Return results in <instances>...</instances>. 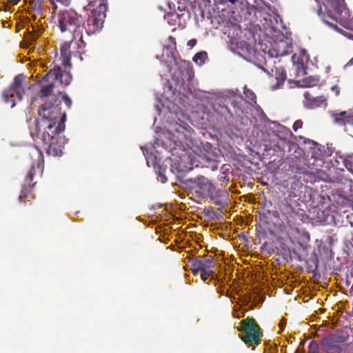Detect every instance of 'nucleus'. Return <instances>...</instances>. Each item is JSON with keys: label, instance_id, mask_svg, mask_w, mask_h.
Listing matches in <instances>:
<instances>
[{"label": "nucleus", "instance_id": "nucleus-14", "mask_svg": "<svg viewBox=\"0 0 353 353\" xmlns=\"http://www.w3.org/2000/svg\"><path fill=\"white\" fill-rule=\"evenodd\" d=\"M285 78L286 74L284 70L282 68H276L275 79L277 81V86L276 88H273V89L279 88L280 85L283 83Z\"/></svg>", "mask_w": 353, "mask_h": 353}, {"label": "nucleus", "instance_id": "nucleus-38", "mask_svg": "<svg viewBox=\"0 0 353 353\" xmlns=\"http://www.w3.org/2000/svg\"><path fill=\"white\" fill-rule=\"evenodd\" d=\"M230 1L231 2H233V3L235 1V0H230Z\"/></svg>", "mask_w": 353, "mask_h": 353}, {"label": "nucleus", "instance_id": "nucleus-31", "mask_svg": "<svg viewBox=\"0 0 353 353\" xmlns=\"http://www.w3.org/2000/svg\"><path fill=\"white\" fill-rule=\"evenodd\" d=\"M323 21L327 23V25L334 28L336 29L337 31H339V30L337 28V27L335 25L332 24L330 22L327 21L325 19H323Z\"/></svg>", "mask_w": 353, "mask_h": 353}, {"label": "nucleus", "instance_id": "nucleus-10", "mask_svg": "<svg viewBox=\"0 0 353 353\" xmlns=\"http://www.w3.org/2000/svg\"><path fill=\"white\" fill-rule=\"evenodd\" d=\"M50 79L55 82L59 81L62 85H67L70 83L72 76L68 72H61L59 68H54L49 71V72L45 76L44 81H48Z\"/></svg>", "mask_w": 353, "mask_h": 353}, {"label": "nucleus", "instance_id": "nucleus-15", "mask_svg": "<svg viewBox=\"0 0 353 353\" xmlns=\"http://www.w3.org/2000/svg\"><path fill=\"white\" fill-rule=\"evenodd\" d=\"M319 79L313 77H308L305 78L302 81H299L300 86L302 87H313L319 83Z\"/></svg>", "mask_w": 353, "mask_h": 353}, {"label": "nucleus", "instance_id": "nucleus-8", "mask_svg": "<svg viewBox=\"0 0 353 353\" xmlns=\"http://www.w3.org/2000/svg\"><path fill=\"white\" fill-rule=\"evenodd\" d=\"M192 271L196 274L205 271L210 272V268L214 267V263L212 256L207 258H196L191 261Z\"/></svg>", "mask_w": 353, "mask_h": 353}, {"label": "nucleus", "instance_id": "nucleus-19", "mask_svg": "<svg viewBox=\"0 0 353 353\" xmlns=\"http://www.w3.org/2000/svg\"><path fill=\"white\" fill-rule=\"evenodd\" d=\"M48 82V83L47 85H43L42 86L41 94L43 97H47L50 94L55 83V81L52 79H50Z\"/></svg>", "mask_w": 353, "mask_h": 353}, {"label": "nucleus", "instance_id": "nucleus-13", "mask_svg": "<svg viewBox=\"0 0 353 353\" xmlns=\"http://www.w3.org/2000/svg\"><path fill=\"white\" fill-rule=\"evenodd\" d=\"M272 125H273V128H274V132L275 133H277L278 136L280 137V138H285V137L289 133V131L288 129H286L283 125L279 124V123H277L276 122H274L272 123Z\"/></svg>", "mask_w": 353, "mask_h": 353}, {"label": "nucleus", "instance_id": "nucleus-9", "mask_svg": "<svg viewBox=\"0 0 353 353\" xmlns=\"http://www.w3.org/2000/svg\"><path fill=\"white\" fill-rule=\"evenodd\" d=\"M330 115L334 123L339 125H353V110L347 111H331Z\"/></svg>", "mask_w": 353, "mask_h": 353}, {"label": "nucleus", "instance_id": "nucleus-26", "mask_svg": "<svg viewBox=\"0 0 353 353\" xmlns=\"http://www.w3.org/2000/svg\"><path fill=\"white\" fill-rule=\"evenodd\" d=\"M331 92L334 93V96H338L340 93V88L338 85H334L331 88Z\"/></svg>", "mask_w": 353, "mask_h": 353}, {"label": "nucleus", "instance_id": "nucleus-20", "mask_svg": "<svg viewBox=\"0 0 353 353\" xmlns=\"http://www.w3.org/2000/svg\"><path fill=\"white\" fill-rule=\"evenodd\" d=\"M244 94H245V100L248 103L255 102L256 96H255V94L252 90L245 88H244Z\"/></svg>", "mask_w": 353, "mask_h": 353}, {"label": "nucleus", "instance_id": "nucleus-12", "mask_svg": "<svg viewBox=\"0 0 353 353\" xmlns=\"http://www.w3.org/2000/svg\"><path fill=\"white\" fill-rule=\"evenodd\" d=\"M336 342L339 341L334 336L327 339L324 341L325 351L327 353H340L341 348L339 344L335 343Z\"/></svg>", "mask_w": 353, "mask_h": 353}, {"label": "nucleus", "instance_id": "nucleus-33", "mask_svg": "<svg viewBox=\"0 0 353 353\" xmlns=\"http://www.w3.org/2000/svg\"><path fill=\"white\" fill-rule=\"evenodd\" d=\"M100 3H99V6L101 7V10L103 9V10H105L106 7H105V5L104 4V1L103 0H100Z\"/></svg>", "mask_w": 353, "mask_h": 353}, {"label": "nucleus", "instance_id": "nucleus-4", "mask_svg": "<svg viewBox=\"0 0 353 353\" xmlns=\"http://www.w3.org/2000/svg\"><path fill=\"white\" fill-rule=\"evenodd\" d=\"M241 324L239 330L243 332L242 341L246 344L258 345L260 342L261 332L255 320L253 319H246L241 321Z\"/></svg>", "mask_w": 353, "mask_h": 353}, {"label": "nucleus", "instance_id": "nucleus-11", "mask_svg": "<svg viewBox=\"0 0 353 353\" xmlns=\"http://www.w3.org/2000/svg\"><path fill=\"white\" fill-rule=\"evenodd\" d=\"M304 97L305 99L303 102L304 105L308 108H314L320 106L326 101V99L324 97L311 98L310 94L307 92L304 94Z\"/></svg>", "mask_w": 353, "mask_h": 353}, {"label": "nucleus", "instance_id": "nucleus-24", "mask_svg": "<svg viewBox=\"0 0 353 353\" xmlns=\"http://www.w3.org/2000/svg\"><path fill=\"white\" fill-rule=\"evenodd\" d=\"M303 122L301 120H297L294 122L293 125V129L295 132H296L299 128L302 127Z\"/></svg>", "mask_w": 353, "mask_h": 353}, {"label": "nucleus", "instance_id": "nucleus-36", "mask_svg": "<svg viewBox=\"0 0 353 353\" xmlns=\"http://www.w3.org/2000/svg\"><path fill=\"white\" fill-rule=\"evenodd\" d=\"M347 65H353V58L350 60V61L347 63Z\"/></svg>", "mask_w": 353, "mask_h": 353}, {"label": "nucleus", "instance_id": "nucleus-2", "mask_svg": "<svg viewBox=\"0 0 353 353\" xmlns=\"http://www.w3.org/2000/svg\"><path fill=\"white\" fill-rule=\"evenodd\" d=\"M105 14H99L97 17L92 15L88 19L87 26L81 16H79L72 10L60 12L58 15V23L62 32L68 30L73 33L74 38L83 39V32L86 34L94 33L103 27Z\"/></svg>", "mask_w": 353, "mask_h": 353}, {"label": "nucleus", "instance_id": "nucleus-5", "mask_svg": "<svg viewBox=\"0 0 353 353\" xmlns=\"http://www.w3.org/2000/svg\"><path fill=\"white\" fill-rule=\"evenodd\" d=\"M321 0H316L319 2ZM328 16L336 22H342L349 17V12L344 0H324L323 1Z\"/></svg>", "mask_w": 353, "mask_h": 353}, {"label": "nucleus", "instance_id": "nucleus-23", "mask_svg": "<svg viewBox=\"0 0 353 353\" xmlns=\"http://www.w3.org/2000/svg\"><path fill=\"white\" fill-rule=\"evenodd\" d=\"M214 268H210V272L206 273L205 271L201 272V279L203 281L207 280L210 276H211L212 274H214Z\"/></svg>", "mask_w": 353, "mask_h": 353}, {"label": "nucleus", "instance_id": "nucleus-6", "mask_svg": "<svg viewBox=\"0 0 353 353\" xmlns=\"http://www.w3.org/2000/svg\"><path fill=\"white\" fill-rule=\"evenodd\" d=\"M194 190L196 194L202 198H212L216 195V189L213 184L203 176L198 179Z\"/></svg>", "mask_w": 353, "mask_h": 353}, {"label": "nucleus", "instance_id": "nucleus-30", "mask_svg": "<svg viewBox=\"0 0 353 353\" xmlns=\"http://www.w3.org/2000/svg\"><path fill=\"white\" fill-rule=\"evenodd\" d=\"M339 32L341 34H343L344 36H345V37H348V38H350L351 39H353V35H352V34H349V33H347V32H345L343 30H340Z\"/></svg>", "mask_w": 353, "mask_h": 353}, {"label": "nucleus", "instance_id": "nucleus-34", "mask_svg": "<svg viewBox=\"0 0 353 353\" xmlns=\"http://www.w3.org/2000/svg\"><path fill=\"white\" fill-rule=\"evenodd\" d=\"M279 46L280 47H285V42L281 41V42H280V43H279Z\"/></svg>", "mask_w": 353, "mask_h": 353}, {"label": "nucleus", "instance_id": "nucleus-3", "mask_svg": "<svg viewBox=\"0 0 353 353\" xmlns=\"http://www.w3.org/2000/svg\"><path fill=\"white\" fill-rule=\"evenodd\" d=\"M161 61L168 64L169 71L179 81L183 82L191 77L190 63L184 60L177 59L174 54V49L170 46H165L163 50Z\"/></svg>", "mask_w": 353, "mask_h": 353}, {"label": "nucleus", "instance_id": "nucleus-18", "mask_svg": "<svg viewBox=\"0 0 353 353\" xmlns=\"http://www.w3.org/2000/svg\"><path fill=\"white\" fill-rule=\"evenodd\" d=\"M208 58L207 52L202 51L196 53L193 57V61L199 65H203Z\"/></svg>", "mask_w": 353, "mask_h": 353}, {"label": "nucleus", "instance_id": "nucleus-35", "mask_svg": "<svg viewBox=\"0 0 353 353\" xmlns=\"http://www.w3.org/2000/svg\"><path fill=\"white\" fill-rule=\"evenodd\" d=\"M161 182L164 183L165 181V177L164 176H161Z\"/></svg>", "mask_w": 353, "mask_h": 353}, {"label": "nucleus", "instance_id": "nucleus-7", "mask_svg": "<svg viewBox=\"0 0 353 353\" xmlns=\"http://www.w3.org/2000/svg\"><path fill=\"white\" fill-rule=\"evenodd\" d=\"M21 85L20 77H17L14 79L13 84L2 94L4 101L7 103H10V107L13 108L15 105L14 97L15 96L21 99L22 97Z\"/></svg>", "mask_w": 353, "mask_h": 353}, {"label": "nucleus", "instance_id": "nucleus-22", "mask_svg": "<svg viewBox=\"0 0 353 353\" xmlns=\"http://www.w3.org/2000/svg\"><path fill=\"white\" fill-rule=\"evenodd\" d=\"M308 353H318V344L314 341H311L308 347Z\"/></svg>", "mask_w": 353, "mask_h": 353}, {"label": "nucleus", "instance_id": "nucleus-17", "mask_svg": "<svg viewBox=\"0 0 353 353\" xmlns=\"http://www.w3.org/2000/svg\"><path fill=\"white\" fill-rule=\"evenodd\" d=\"M175 131L176 134L172 133L170 139L174 143H181L183 139L182 137L183 134V128L181 126H179L175 128Z\"/></svg>", "mask_w": 353, "mask_h": 353}, {"label": "nucleus", "instance_id": "nucleus-27", "mask_svg": "<svg viewBox=\"0 0 353 353\" xmlns=\"http://www.w3.org/2000/svg\"><path fill=\"white\" fill-rule=\"evenodd\" d=\"M192 169V165H180V170L181 171H186V170H190Z\"/></svg>", "mask_w": 353, "mask_h": 353}, {"label": "nucleus", "instance_id": "nucleus-37", "mask_svg": "<svg viewBox=\"0 0 353 353\" xmlns=\"http://www.w3.org/2000/svg\"><path fill=\"white\" fill-rule=\"evenodd\" d=\"M172 130V129H168V132L169 133L171 132Z\"/></svg>", "mask_w": 353, "mask_h": 353}, {"label": "nucleus", "instance_id": "nucleus-25", "mask_svg": "<svg viewBox=\"0 0 353 353\" xmlns=\"http://www.w3.org/2000/svg\"><path fill=\"white\" fill-rule=\"evenodd\" d=\"M62 99H63V102L65 103V105L68 108H70L71 106V104H72V101H71L70 99L68 96H66V95H63L62 97Z\"/></svg>", "mask_w": 353, "mask_h": 353}, {"label": "nucleus", "instance_id": "nucleus-21", "mask_svg": "<svg viewBox=\"0 0 353 353\" xmlns=\"http://www.w3.org/2000/svg\"><path fill=\"white\" fill-rule=\"evenodd\" d=\"M344 164L347 169L353 172V154L347 156L344 159Z\"/></svg>", "mask_w": 353, "mask_h": 353}, {"label": "nucleus", "instance_id": "nucleus-28", "mask_svg": "<svg viewBox=\"0 0 353 353\" xmlns=\"http://www.w3.org/2000/svg\"><path fill=\"white\" fill-rule=\"evenodd\" d=\"M285 324H286V323L284 320H281L279 325L280 331H282L284 329Z\"/></svg>", "mask_w": 353, "mask_h": 353}, {"label": "nucleus", "instance_id": "nucleus-16", "mask_svg": "<svg viewBox=\"0 0 353 353\" xmlns=\"http://www.w3.org/2000/svg\"><path fill=\"white\" fill-rule=\"evenodd\" d=\"M70 43L68 42L65 43L61 48V54L63 58V63L65 65H67L68 62L69 61V58L70 56Z\"/></svg>", "mask_w": 353, "mask_h": 353}, {"label": "nucleus", "instance_id": "nucleus-39", "mask_svg": "<svg viewBox=\"0 0 353 353\" xmlns=\"http://www.w3.org/2000/svg\"><path fill=\"white\" fill-rule=\"evenodd\" d=\"M296 353H297V352H296Z\"/></svg>", "mask_w": 353, "mask_h": 353}, {"label": "nucleus", "instance_id": "nucleus-32", "mask_svg": "<svg viewBox=\"0 0 353 353\" xmlns=\"http://www.w3.org/2000/svg\"><path fill=\"white\" fill-rule=\"evenodd\" d=\"M288 52L285 51V50H282V51H278L276 54V56H282V55H284L285 54H287Z\"/></svg>", "mask_w": 353, "mask_h": 353}, {"label": "nucleus", "instance_id": "nucleus-29", "mask_svg": "<svg viewBox=\"0 0 353 353\" xmlns=\"http://www.w3.org/2000/svg\"><path fill=\"white\" fill-rule=\"evenodd\" d=\"M196 43V41L195 39H191L188 42V46L192 48Z\"/></svg>", "mask_w": 353, "mask_h": 353}, {"label": "nucleus", "instance_id": "nucleus-1", "mask_svg": "<svg viewBox=\"0 0 353 353\" xmlns=\"http://www.w3.org/2000/svg\"><path fill=\"white\" fill-rule=\"evenodd\" d=\"M40 120L39 130H43L41 139L49 154L59 156L62 153L61 146H57L56 136L65 130V114H61L58 105L45 103L39 110Z\"/></svg>", "mask_w": 353, "mask_h": 353}]
</instances>
